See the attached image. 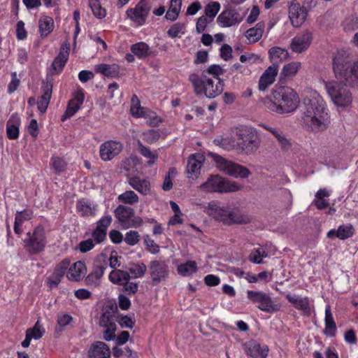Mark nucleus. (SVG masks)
Here are the masks:
<instances>
[{"mask_svg":"<svg viewBox=\"0 0 358 358\" xmlns=\"http://www.w3.org/2000/svg\"><path fill=\"white\" fill-rule=\"evenodd\" d=\"M201 190L208 192H235L243 189L236 181H231L218 175L211 176L199 186Z\"/></svg>","mask_w":358,"mask_h":358,"instance_id":"nucleus-7","label":"nucleus"},{"mask_svg":"<svg viewBox=\"0 0 358 358\" xmlns=\"http://www.w3.org/2000/svg\"><path fill=\"white\" fill-rule=\"evenodd\" d=\"M286 299L290 302L295 308L300 310L306 315H310V301L308 297H300L291 294L286 295Z\"/></svg>","mask_w":358,"mask_h":358,"instance_id":"nucleus-26","label":"nucleus"},{"mask_svg":"<svg viewBox=\"0 0 358 358\" xmlns=\"http://www.w3.org/2000/svg\"><path fill=\"white\" fill-rule=\"evenodd\" d=\"M84 99L85 96L82 90L77 91L73 98L69 101L65 113L61 117V120L64 122L68 118L74 115L83 103Z\"/></svg>","mask_w":358,"mask_h":358,"instance_id":"nucleus-19","label":"nucleus"},{"mask_svg":"<svg viewBox=\"0 0 358 358\" xmlns=\"http://www.w3.org/2000/svg\"><path fill=\"white\" fill-rule=\"evenodd\" d=\"M268 56L273 64H278L287 60L289 54L288 51L280 47H273L268 50Z\"/></svg>","mask_w":358,"mask_h":358,"instance_id":"nucleus-32","label":"nucleus"},{"mask_svg":"<svg viewBox=\"0 0 358 358\" xmlns=\"http://www.w3.org/2000/svg\"><path fill=\"white\" fill-rule=\"evenodd\" d=\"M110 354L109 346L102 341L93 343L88 350L90 358H110Z\"/></svg>","mask_w":358,"mask_h":358,"instance_id":"nucleus-24","label":"nucleus"},{"mask_svg":"<svg viewBox=\"0 0 358 358\" xmlns=\"http://www.w3.org/2000/svg\"><path fill=\"white\" fill-rule=\"evenodd\" d=\"M112 222V217L110 215L103 216L97 222L96 228L102 229L106 232L108 227Z\"/></svg>","mask_w":358,"mask_h":358,"instance_id":"nucleus-64","label":"nucleus"},{"mask_svg":"<svg viewBox=\"0 0 358 358\" xmlns=\"http://www.w3.org/2000/svg\"><path fill=\"white\" fill-rule=\"evenodd\" d=\"M70 52V43L64 42L62 46L59 55L54 59L52 67L57 73L60 72L65 66Z\"/></svg>","mask_w":358,"mask_h":358,"instance_id":"nucleus-25","label":"nucleus"},{"mask_svg":"<svg viewBox=\"0 0 358 358\" xmlns=\"http://www.w3.org/2000/svg\"><path fill=\"white\" fill-rule=\"evenodd\" d=\"M62 278L63 277L52 272V273L47 278L46 283L48 287L50 289L57 287L58 285L60 283Z\"/></svg>","mask_w":358,"mask_h":358,"instance_id":"nucleus-63","label":"nucleus"},{"mask_svg":"<svg viewBox=\"0 0 358 358\" xmlns=\"http://www.w3.org/2000/svg\"><path fill=\"white\" fill-rule=\"evenodd\" d=\"M220 10V3L217 1H212L205 7V16L208 17L213 21L215 17L217 15Z\"/></svg>","mask_w":358,"mask_h":358,"instance_id":"nucleus-51","label":"nucleus"},{"mask_svg":"<svg viewBox=\"0 0 358 358\" xmlns=\"http://www.w3.org/2000/svg\"><path fill=\"white\" fill-rule=\"evenodd\" d=\"M278 73V65L273 64L268 66L261 76L259 80V89L264 91L269 85H272Z\"/></svg>","mask_w":358,"mask_h":358,"instance_id":"nucleus-21","label":"nucleus"},{"mask_svg":"<svg viewBox=\"0 0 358 358\" xmlns=\"http://www.w3.org/2000/svg\"><path fill=\"white\" fill-rule=\"evenodd\" d=\"M302 124L308 131L320 132L327 129L330 116L323 99L315 92L310 91L303 99Z\"/></svg>","mask_w":358,"mask_h":358,"instance_id":"nucleus-1","label":"nucleus"},{"mask_svg":"<svg viewBox=\"0 0 358 358\" xmlns=\"http://www.w3.org/2000/svg\"><path fill=\"white\" fill-rule=\"evenodd\" d=\"M124 242L131 246L136 245L140 241V234L137 231L131 230L126 233Z\"/></svg>","mask_w":358,"mask_h":358,"instance_id":"nucleus-55","label":"nucleus"},{"mask_svg":"<svg viewBox=\"0 0 358 358\" xmlns=\"http://www.w3.org/2000/svg\"><path fill=\"white\" fill-rule=\"evenodd\" d=\"M109 280L115 285H123L127 284L131 278L129 273L123 270L113 269L109 274Z\"/></svg>","mask_w":358,"mask_h":358,"instance_id":"nucleus-33","label":"nucleus"},{"mask_svg":"<svg viewBox=\"0 0 358 358\" xmlns=\"http://www.w3.org/2000/svg\"><path fill=\"white\" fill-rule=\"evenodd\" d=\"M245 353L253 358H266L268 355V348L267 345L261 346L255 341L250 340L243 344Z\"/></svg>","mask_w":358,"mask_h":358,"instance_id":"nucleus-18","label":"nucleus"},{"mask_svg":"<svg viewBox=\"0 0 358 358\" xmlns=\"http://www.w3.org/2000/svg\"><path fill=\"white\" fill-rule=\"evenodd\" d=\"M355 229L351 224L341 225L336 231V237L340 240H345L353 236Z\"/></svg>","mask_w":358,"mask_h":358,"instance_id":"nucleus-45","label":"nucleus"},{"mask_svg":"<svg viewBox=\"0 0 358 358\" xmlns=\"http://www.w3.org/2000/svg\"><path fill=\"white\" fill-rule=\"evenodd\" d=\"M87 271L85 264L80 261H78L69 267L67 277L71 280L78 281L83 278Z\"/></svg>","mask_w":358,"mask_h":358,"instance_id":"nucleus-30","label":"nucleus"},{"mask_svg":"<svg viewBox=\"0 0 358 358\" xmlns=\"http://www.w3.org/2000/svg\"><path fill=\"white\" fill-rule=\"evenodd\" d=\"M204 157L202 155H192L187 162V173L188 178H196L200 174V169L203 165Z\"/></svg>","mask_w":358,"mask_h":358,"instance_id":"nucleus-23","label":"nucleus"},{"mask_svg":"<svg viewBox=\"0 0 358 358\" xmlns=\"http://www.w3.org/2000/svg\"><path fill=\"white\" fill-rule=\"evenodd\" d=\"M197 271V265L194 261H188L185 264H182L178 266V271L183 275H189L196 273Z\"/></svg>","mask_w":358,"mask_h":358,"instance_id":"nucleus-48","label":"nucleus"},{"mask_svg":"<svg viewBox=\"0 0 358 358\" xmlns=\"http://www.w3.org/2000/svg\"><path fill=\"white\" fill-rule=\"evenodd\" d=\"M329 195L330 193L327 189H320L315 194V198L313 201V204L319 210L327 208L329 206V203L325 198L329 197Z\"/></svg>","mask_w":358,"mask_h":358,"instance_id":"nucleus-37","label":"nucleus"},{"mask_svg":"<svg viewBox=\"0 0 358 358\" xmlns=\"http://www.w3.org/2000/svg\"><path fill=\"white\" fill-rule=\"evenodd\" d=\"M247 297L251 302L257 303V308L262 311L271 313L278 310L273 305L271 296L266 293L248 290Z\"/></svg>","mask_w":358,"mask_h":358,"instance_id":"nucleus-12","label":"nucleus"},{"mask_svg":"<svg viewBox=\"0 0 358 358\" xmlns=\"http://www.w3.org/2000/svg\"><path fill=\"white\" fill-rule=\"evenodd\" d=\"M204 211L215 220L227 225L246 224L250 219L238 211H233L220 206L217 201H212L205 207Z\"/></svg>","mask_w":358,"mask_h":358,"instance_id":"nucleus-5","label":"nucleus"},{"mask_svg":"<svg viewBox=\"0 0 358 358\" xmlns=\"http://www.w3.org/2000/svg\"><path fill=\"white\" fill-rule=\"evenodd\" d=\"M131 51L139 59H145L151 54L149 45L145 42H138L132 45Z\"/></svg>","mask_w":358,"mask_h":358,"instance_id":"nucleus-41","label":"nucleus"},{"mask_svg":"<svg viewBox=\"0 0 358 358\" xmlns=\"http://www.w3.org/2000/svg\"><path fill=\"white\" fill-rule=\"evenodd\" d=\"M147 271L146 265L143 263H137L132 264L129 268V271H127L131 275V278H138L143 277Z\"/></svg>","mask_w":358,"mask_h":358,"instance_id":"nucleus-46","label":"nucleus"},{"mask_svg":"<svg viewBox=\"0 0 358 358\" xmlns=\"http://www.w3.org/2000/svg\"><path fill=\"white\" fill-rule=\"evenodd\" d=\"M96 71L107 77H116L119 74L120 67L115 64H101L96 66Z\"/></svg>","mask_w":358,"mask_h":358,"instance_id":"nucleus-39","label":"nucleus"},{"mask_svg":"<svg viewBox=\"0 0 358 358\" xmlns=\"http://www.w3.org/2000/svg\"><path fill=\"white\" fill-rule=\"evenodd\" d=\"M115 322V315L113 308H107L103 310L99 317V325L102 328L108 327L116 325Z\"/></svg>","mask_w":358,"mask_h":358,"instance_id":"nucleus-38","label":"nucleus"},{"mask_svg":"<svg viewBox=\"0 0 358 358\" xmlns=\"http://www.w3.org/2000/svg\"><path fill=\"white\" fill-rule=\"evenodd\" d=\"M273 136L278 142V144L282 151H287L291 149L292 144L288 139L285 133L280 130L278 132H273Z\"/></svg>","mask_w":358,"mask_h":358,"instance_id":"nucleus-47","label":"nucleus"},{"mask_svg":"<svg viewBox=\"0 0 358 358\" xmlns=\"http://www.w3.org/2000/svg\"><path fill=\"white\" fill-rule=\"evenodd\" d=\"M26 332L27 334L31 336V339L34 338L38 340L43 336L44 331L43 330L41 326L39 324V321H37L34 327L28 329Z\"/></svg>","mask_w":358,"mask_h":358,"instance_id":"nucleus-57","label":"nucleus"},{"mask_svg":"<svg viewBox=\"0 0 358 358\" xmlns=\"http://www.w3.org/2000/svg\"><path fill=\"white\" fill-rule=\"evenodd\" d=\"M299 103V97L294 89L287 86H275L268 107L273 112L284 114L296 110Z\"/></svg>","mask_w":358,"mask_h":358,"instance_id":"nucleus-2","label":"nucleus"},{"mask_svg":"<svg viewBox=\"0 0 358 358\" xmlns=\"http://www.w3.org/2000/svg\"><path fill=\"white\" fill-rule=\"evenodd\" d=\"M267 257V253L262 248L254 249L250 256L249 259L250 262L255 264H262L263 262L262 259Z\"/></svg>","mask_w":358,"mask_h":358,"instance_id":"nucleus-52","label":"nucleus"},{"mask_svg":"<svg viewBox=\"0 0 358 358\" xmlns=\"http://www.w3.org/2000/svg\"><path fill=\"white\" fill-rule=\"evenodd\" d=\"M129 185L143 195H148L151 192L150 182L147 179H142L138 176H134L129 179Z\"/></svg>","mask_w":358,"mask_h":358,"instance_id":"nucleus-28","label":"nucleus"},{"mask_svg":"<svg viewBox=\"0 0 358 358\" xmlns=\"http://www.w3.org/2000/svg\"><path fill=\"white\" fill-rule=\"evenodd\" d=\"M20 123V117L17 113H13L10 115L6 123V134L10 140H14L18 138Z\"/></svg>","mask_w":358,"mask_h":358,"instance_id":"nucleus-27","label":"nucleus"},{"mask_svg":"<svg viewBox=\"0 0 358 358\" xmlns=\"http://www.w3.org/2000/svg\"><path fill=\"white\" fill-rule=\"evenodd\" d=\"M139 146L138 150L141 155L148 159V164L152 166L155 164L158 158V152L157 150L151 151L150 149L142 144L140 141H138Z\"/></svg>","mask_w":358,"mask_h":358,"instance_id":"nucleus-43","label":"nucleus"},{"mask_svg":"<svg viewBox=\"0 0 358 358\" xmlns=\"http://www.w3.org/2000/svg\"><path fill=\"white\" fill-rule=\"evenodd\" d=\"M306 17L307 10L304 7L301 6L300 3L294 1L290 3L289 6V17L294 27H301L305 22Z\"/></svg>","mask_w":358,"mask_h":358,"instance_id":"nucleus-17","label":"nucleus"},{"mask_svg":"<svg viewBox=\"0 0 358 358\" xmlns=\"http://www.w3.org/2000/svg\"><path fill=\"white\" fill-rule=\"evenodd\" d=\"M24 248L31 255H37L44 250L47 240L42 226H37L33 231H29L24 239Z\"/></svg>","mask_w":358,"mask_h":358,"instance_id":"nucleus-10","label":"nucleus"},{"mask_svg":"<svg viewBox=\"0 0 358 358\" xmlns=\"http://www.w3.org/2000/svg\"><path fill=\"white\" fill-rule=\"evenodd\" d=\"M52 85L51 83H47L42 86L43 94L37 102L38 110L41 113L43 114L49 105L52 96Z\"/></svg>","mask_w":358,"mask_h":358,"instance_id":"nucleus-29","label":"nucleus"},{"mask_svg":"<svg viewBox=\"0 0 358 358\" xmlns=\"http://www.w3.org/2000/svg\"><path fill=\"white\" fill-rule=\"evenodd\" d=\"M203 72H205V74L208 73V74L212 75L213 77H210V78H214L216 80H217L218 79H220L219 78V76L223 73L224 70L222 69V68L220 66L213 64V65L210 66L207 69V70L204 71Z\"/></svg>","mask_w":358,"mask_h":358,"instance_id":"nucleus-62","label":"nucleus"},{"mask_svg":"<svg viewBox=\"0 0 358 358\" xmlns=\"http://www.w3.org/2000/svg\"><path fill=\"white\" fill-rule=\"evenodd\" d=\"M324 324V334L327 336H335L336 331V324L333 317L331 306L329 305L326 306L325 308Z\"/></svg>","mask_w":358,"mask_h":358,"instance_id":"nucleus-31","label":"nucleus"},{"mask_svg":"<svg viewBox=\"0 0 358 358\" xmlns=\"http://www.w3.org/2000/svg\"><path fill=\"white\" fill-rule=\"evenodd\" d=\"M216 167L222 173L235 178H248L251 172L250 170L237 163L228 160L217 154H211Z\"/></svg>","mask_w":358,"mask_h":358,"instance_id":"nucleus-9","label":"nucleus"},{"mask_svg":"<svg viewBox=\"0 0 358 358\" xmlns=\"http://www.w3.org/2000/svg\"><path fill=\"white\" fill-rule=\"evenodd\" d=\"M149 272L152 278V285H157L168 276V265L164 261H152L149 265Z\"/></svg>","mask_w":358,"mask_h":358,"instance_id":"nucleus-15","label":"nucleus"},{"mask_svg":"<svg viewBox=\"0 0 358 358\" xmlns=\"http://www.w3.org/2000/svg\"><path fill=\"white\" fill-rule=\"evenodd\" d=\"M301 68V63L300 62L294 61L287 63L282 67L280 73V82L285 83L288 80H292L296 76Z\"/></svg>","mask_w":358,"mask_h":358,"instance_id":"nucleus-22","label":"nucleus"},{"mask_svg":"<svg viewBox=\"0 0 358 358\" xmlns=\"http://www.w3.org/2000/svg\"><path fill=\"white\" fill-rule=\"evenodd\" d=\"M123 145L120 141L109 140L103 142L99 147V155L104 162H108L117 157L122 150Z\"/></svg>","mask_w":358,"mask_h":358,"instance_id":"nucleus-13","label":"nucleus"},{"mask_svg":"<svg viewBox=\"0 0 358 358\" xmlns=\"http://www.w3.org/2000/svg\"><path fill=\"white\" fill-rule=\"evenodd\" d=\"M108 267V261L106 260V256L103 254H101L96 259L94 268L91 272L94 276L98 277L99 279L102 278L104 274L106 269Z\"/></svg>","mask_w":358,"mask_h":358,"instance_id":"nucleus-40","label":"nucleus"},{"mask_svg":"<svg viewBox=\"0 0 358 358\" xmlns=\"http://www.w3.org/2000/svg\"><path fill=\"white\" fill-rule=\"evenodd\" d=\"M70 266V261L67 259H63L59 264L56 265L53 272L58 274L59 275L64 277L67 268Z\"/></svg>","mask_w":358,"mask_h":358,"instance_id":"nucleus-60","label":"nucleus"},{"mask_svg":"<svg viewBox=\"0 0 358 358\" xmlns=\"http://www.w3.org/2000/svg\"><path fill=\"white\" fill-rule=\"evenodd\" d=\"M160 137V133L155 129H150L143 133V140L149 143L152 144L157 142Z\"/></svg>","mask_w":358,"mask_h":358,"instance_id":"nucleus-58","label":"nucleus"},{"mask_svg":"<svg viewBox=\"0 0 358 358\" xmlns=\"http://www.w3.org/2000/svg\"><path fill=\"white\" fill-rule=\"evenodd\" d=\"M117 200L123 203L134 205L139 201L138 196L132 190H127L117 196Z\"/></svg>","mask_w":358,"mask_h":358,"instance_id":"nucleus-44","label":"nucleus"},{"mask_svg":"<svg viewBox=\"0 0 358 358\" xmlns=\"http://www.w3.org/2000/svg\"><path fill=\"white\" fill-rule=\"evenodd\" d=\"M213 22V20L205 15H202L198 18L196 24V30L198 33L203 32L208 24Z\"/></svg>","mask_w":358,"mask_h":358,"instance_id":"nucleus-59","label":"nucleus"},{"mask_svg":"<svg viewBox=\"0 0 358 358\" xmlns=\"http://www.w3.org/2000/svg\"><path fill=\"white\" fill-rule=\"evenodd\" d=\"M32 217V211L29 209H25L22 211H17L15 220L22 224L24 221L31 220Z\"/></svg>","mask_w":358,"mask_h":358,"instance_id":"nucleus-61","label":"nucleus"},{"mask_svg":"<svg viewBox=\"0 0 358 358\" xmlns=\"http://www.w3.org/2000/svg\"><path fill=\"white\" fill-rule=\"evenodd\" d=\"M144 244L146 250L152 254L156 255L159 252V245H157L149 235L144 236Z\"/></svg>","mask_w":358,"mask_h":358,"instance_id":"nucleus-54","label":"nucleus"},{"mask_svg":"<svg viewBox=\"0 0 358 358\" xmlns=\"http://www.w3.org/2000/svg\"><path fill=\"white\" fill-rule=\"evenodd\" d=\"M264 28V22H259L255 27L247 30L245 37L250 43H256L262 38Z\"/></svg>","mask_w":358,"mask_h":358,"instance_id":"nucleus-35","label":"nucleus"},{"mask_svg":"<svg viewBox=\"0 0 358 358\" xmlns=\"http://www.w3.org/2000/svg\"><path fill=\"white\" fill-rule=\"evenodd\" d=\"M313 38V33L309 30H305L291 40L289 48L292 52L301 54L309 48Z\"/></svg>","mask_w":358,"mask_h":358,"instance_id":"nucleus-14","label":"nucleus"},{"mask_svg":"<svg viewBox=\"0 0 358 358\" xmlns=\"http://www.w3.org/2000/svg\"><path fill=\"white\" fill-rule=\"evenodd\" d=\"M55 23L51 17L42 16L38 20V30L41 37H46L54 29Z\"/></svg>","mask_w":358,"mask_h":358,"instance_id":"nucleus-34","label":"nucleus"},{"mask_svg":"<svg viewBox=\"0 0 358 358\" xmlns=\"http://www.w3.org/2000/svg\"><path fill=\"white\" fill-rule=\"evenodd\" d=\"M78 211L82 216H94L97 210V205L84 199L78 200L76 203Z\"/></svg>","mask_w":358,"mask_h":358,"instance_id":"nucleus-36","label":"nucleus"},{"mask_svg":"<svg viewBox=\"0 0 358 358\" xmlns=\"http://www.w3.org/2000/svg\"><path fill=\"white\" fill-rule=\"evenodd\" d=\"M151 6L146 0H140L134 8L127 10L126 15L135 26L141 27L145 24Z\"/></svg>","mask_w":358,"mask_h":358,"instance_id":"nucleus-11","label":"nucleus"},{"mask_svg":"<svg viewBox=\"0 0 358 358\" xmlns=\"http://www.w3.org/2000/svg\"><path fill=\"white\" fill-rule=\"evenodd\" d=\"M114 215L123 229L129 228V221L134 215V210L131 207L119 205L114 210Z\"/></svg>","mask_w":358,"mask_h":358,"instance_id":"nucleus-20","label":"nucleus"},{"mask_svg":"<svg viewBox=\"0 0 358 358\" xmlns=\"http://www.w3.org/2000/svg\"><path fill=\"white\" fill-rule=\"evenodd\" d=\"M189 80L196 96L204 95L208 99H213L221 94L224 90L223 80L211 78L205 72L201 76L195 73L189 74Z\"/></svg>","mask_w":358,"mask_h":358,"instance_id":"nucleus-4","label":"nucleus"},{"mask_svg":"<svg viewBox=\"0 0 358 358\" xmlns=\"http://www.w3.org/2000/svg\"><path fill=\"white\" fill-rule=\"evenodd\" d=\"M182 0H171L169 8L165 17L170 21H175L180 12Z\"/></svg>","mask_w":358,"mask_h":358,"instance_id":"nucleus-42","label":"nucleus"},{"mask_svg":"<svg viewBox=\"0 0 358 358\" xmlns=\"http://www.w3.org/2000/svg\"><path fill=\"white\" fill-rule=\"evenodd\" d=\"M243 16L234 8L224 10L217 17V23L222 27H229L241 23Z\"/></svg>","mask_w":358,"mask_h":358,"instance_id":"nucleus-16","label":"nucleus"},{"mask_svg":"<svg viewBox=\"0 0 358 358\" xmlns=\"http://www.w3.org/2000/svg\"><path fill=\"white\" fill-rule=\"evenodd\" d=\"M333 71L336 79L354 87L358 85V61H352L344 50H339L333 58Z\"/></svg>","mask_w":358,"mask_h":358,"instance_id":"nucleus-3","label":"nucleus"},{"mask_svg":"<svg viewBox=\"0 0 358 358\" xmlns=\"http://www.w3.org/2000/svg\"><path fill=\"white\" fill-rule=\"evenodd\" d=\"M52 167L57 173L64 172L66 169L67 164L64 159L59 157H52L50 159Z\"/></svg>","mask_w":358,"mask_h":358,"instance_id":"nucleus-53","label":"nucleus"},{"mask_svg":"<svg viewBox=\"0 0 358 358\" xmlns=\"http://www.w3.org/2000/svg\"><path fill=\"white\" fill-rule=\"evenodd\" d=\"M89 6L96 17L101 19L106 16V11L101 7L99 0H89Z\"/></svg>","mask_w":358,"mask_h":358,"instance_id":"nucleus-50","label":"nucleus"},{"mask_svg":"<svg viewBox=\"0 0 358 358\" xmlns=\"http://www.w3.org/2000/svg\"><path fill=\"white\" fill-rule=\"evenodd\" d=\"M237 141L232 145L233 148L247 155L255 152L260 145V138L257 133L251 129H240L236 133Z\"/></svg>","mask_w":358,"mask_h":358,"instance_id":"nucleus-8","label":"nucleus"},{"mask_svg":"<svg viewBox=\"0 0 358 358\" xmlns=\"http://www.w3.org/2000/svg\"><path fill=\"white\" fill-rule=\"evenodd\" d=\"M348 83L341 81L331 80L325 83V88L335 105L340 107H347L352 101V93L347 87Z\"/></svg>","mask_w":358,"mask_h":358,"instance_id":"nucleus-6","label":"nucleus"},{"mask_svg":"<svg viewBox=\"0 0 358 358\" xmlns=\"http://www.w3.org/2000/svg\"><path fill=\"white\" fill-rule=\"evenodd\" d=\"M185 33V24L182 23H176L173 24L167 31L168 35L174 38L179 37L180 34Z\"/></svg>","mask_w":358,"mask_h":358,"instance_id":"nucleus-56","label":"nucleus"},{"mask_svg":"<svg viewBox=\"0 0 358 358\" xmlns=\"http://www.w3.org/2000/svg\"><path fill=\"white\" fill-rule=\"evenodd\" d=\"M131 102L132 105L130 108L131 115L136 117L144 116L145 113V108L140 106V101L136 95H133L131 98Z\"/></svg>","mask_w":358,"mask_h":358,"instance_id":"nucleus-49","label":"nucleus"}]
</instances>
